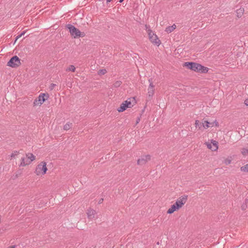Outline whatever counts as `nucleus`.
I'll return each mask as SVG.
<instances>
[{
    "label": "nucleus",
    "mask_w": 248,
    "mask_h": 248,
    "mask_svg": "<svg viewBox=\"0 0 248 248\" xmlns=\"http://www.w3.org/2000/svg\"><path fill=\"white\" fill-rule=\"evenodd\" d=\"M146 29L147 30V32L149 36L150 41L153 44L159 46L161 44L160 40L157 36L149 28V26L145 25Z\"/></svg>",
    "instance_id": "f257e3e1"
},
{
    "label": "nucleus",
    "mask_w": 248,
    "mask_h": 248,
    "mask_svg": "<svg viewBox=\"0 0 248 248\" xmlns=\"http://www.w3.org/2000/svg\"><path fill=\"white\" fill-rule=\"evenodd\" d=\"M66 28L69 29L71 35L75 38L77 37H83L85 35L84 32H81L75 26L71 24L66 25Z\"/></svg>",
    "instance_id": "f03ea898"
},
{
    "label": "nucleus",
    "mask_w": 248,
    "mask_h": 248,
    "mask_svg": "<svg viewBox=\"0 0 248 248\" xmlns=\"http://www.w3.org/2000/svg\"><path fill=\"white\" fill-rule=\"evenodd\" d=\"M26 157H22L19 166L23 167L29 165L35 159V156L31 153L26 154Z\"/></svg>",
    "instance_id": "7ed1b4c3"
},
{
    "label": "nucleus",
    "mask_w": 248,
    "mask_h": 248,
    "mask_svg": "<svg viewBox=\"0 0 248 248\" xmlns=\"http://www.w3.org/2000/svg\"><path fill=\"white\" fill-rule=\"evenodd\" d=\"M49 97L48 93H41L33 102L34 106H40Z\"/></svg>",
    "instance_id": "20e7f679"
},
{
    "label": "nucleus",
    "mask_w": 248,
    "mask_h": 248,
    "mask_svg": "<svg viewBox=\"0 0 248 248\" xmlns=\"http://www.w3.org/2000/svg\"><path fill=\"white\" fill-rule=\"evenodd\" d=\"M46 165V164L45 162H41L36 167L35 173L38 175L40 174H45L47 170Z\"/></svg>",
    "instance_id": "39448f33"
},
{
    "label": "nucleus",
    "mask_w": 248,
    "mask_h": 248,
    "mask_svg": "<svg viewBox=\"0 0 248 248\" xmlns=\"http://www.w3.org/2000/svg\"><path fill=\"white\" fill-rule=\"evenodd\" d=\"M184 66L186 67L188 69L198 72L200 67V64L194 62H186Z\"/></svg>",
    "instance_id": "423d86ee"
},
{
    "label": "nucleus",
    "mask_w": 248,
    "mask_h": 248,
    "mask_svg": "<svg viewBox=\"0 0 248 248\" xmlns=\"http://www.w3.org/2000/svg\"><path fill=\"white\" fill-rule=\"evenodd\" d=\"M20 59L17 56H14L11 58L7 63V65L11 67H16L20 64Z\"/></svg>",
    "instance_id": "0eeeda50"
},
{
    "label": "nucleus",
    "mask_w": 248,
    "mask_h": 248,
    "mask_svg": "<svg viewBox=\"0 0 248 248\" xmlns=\"http://www.w3.org/2000/svg\"><path fill=\"white\" fill-rule=\"evenodd\" d=\"M187 199V195H184L180 197L175 202L174 205L176 206L178 209H180L184 205L186 202Z\"/></svg>",
    "instance_id": "6e6552de"
},
{
    "label": "nucleus",
    "mask_w": 248,
    "mask_h": 248,
    "mask_svg": "<svg viewBox=\"0 0 248 248\" xmlns=\"http://www.w3.org/2000/svg\"><path fill=\"white\" fill-rule=\"evenodd\" d=\"M150 159L151 156L150 155H143L138 160L137 163L139 165H143L145 164Z\"/></svg>",
    "instance_id": "1a4fd4ad"
},
{
    "label": "nucleus",
    "mask_w": 248,
    "mask_h": 248,
    "mask_svg": "<svg viewBox=\"0 0 248 248\" xmlns=\"http://www.w3.org/2000/svg\"><path fill=\"white\" fill-rule=\"evenodd\" d=\"M87 215L88 218L90 219H92L95 217L96 215V211L93 209L90 208L87 211Z\"/></svg>",
    "instance_id": "9d476101"
},
{
    "label": "nucleus",
    "mask_w": 248,
    "mask_h": 248,
    "mask_svg": "<svg viewBox=\"0 0 248 248\" xmlns=\"http://www.w3.org/2000/svg\"><path fill=\"white\" fill-rule=\"evenodd\" d=\"M176 28V26L175 24H173V25L171 26H169L166 28L165 31H166L167 33H169L171 32L172 31H173Z\"/></svg>",
    "instance_id": "9b49d317"
},
{
    "label": "nucleus",
    "mask_w": 248,
    "mask_h": 248,
    "mask_svg": "<svg viewBox=\"0 0 248 248\" xmlns=\"http://www.w3.org/2000/svg\"><path fill=\"white\" fill-rule=\"evenodd\" d=\"M127 108V106L124 103V102L122 103L120 107L117 109V110L119 112H123Z\"/></svg>",
    "instance_id": "f8f14e48"
},
{
    "label": "nucleus",
    "mask_w": 248,
    "mask_h": 248,
    "mask_svg": "<svg viewBox=\"0 0 248 248\" xmlns=\"http://www.w3.org/2000/svg\"><path fill=\"white\" fill-rule=\"evenodd\" d=\"M176 210L178 209L174 205V204H173L171 206L170 208L168 209V210L167 211V213L169 214H171L173 213L174 211H175Z\"/></svg>",
    "instance_id": "ddd939ff"
},
{
    "label": "nucleus",
    "mask_w": 248,
    "mask_h": 248,
    "mask_svg": "<svg viewBox=\"0 0 248 248\" xmlns=\"http://www.w3.org/2000/svg\"><path fill=\"white\" fill-rule=\"evenodd\" d=\"M244 12V8H240L239 9H237L236 11L237 16L238 17H241L243 15Z\"/></svg>",
    "instance_id": "4468645a"
},
{
    "label": "nucleus",
    "mask_w": 248,
    "mask_h": 248,
    "mask_svg": "<svg viewBox=\"0 0 248 248\" xmlns=\"http://www.w3.org/2000/svg\"><path fill=\"white\" fill-rule=\"evenodd\" d=\"M200 67H200V69H199V71L198 72L201 73H207L208 72L209 70L208 68L203 66L201 64H200Z\"/></svg>",
    "instance_id": "2eb2a0df"
},
{
    "label": "nucleus",
    "mask_w": 248,
    "mask_h": 248,
    "mask_svg": "<svg viewBox=\"0 0 248 248\" xmlns=\"http://www.w3.org/2000/svg\"><path fill=\"white\" fill-rule=\"evenodd\" d=\"M72 126V123H67L63 126V129L65 130H69Z\"/></svg>",
    "instance_id": "dca6fc26"
},
{
    "label": "nucleus",
    "mask_w": 248,
    "mask_h": 248,
    "mask_svg": "<svg viewBox=\"0 0 248 248\" xmlns=\"http://www.w3.org/2000/svg\"><path fill=\"white\" fill-rule=\"evenodd\" d=\"M211 124V123H210V122H209L207 121H204L202 123V126L204 128L206 129V128H208L209 127H210V124Z\"/></svg>",
    "instance_id": "f3484780"
},
{
    "label": "nucleus",
    "mask_w": 248,
    "mask_h": 248,
    "mask_svg": "<svg viewBox=\"0 0 248 248\" xmlns=\"http://www.w3.org/2000/svg\"><path fill=\"white\" fill-rule=\"evenodd\" d=\"M240 170L242 171L248 172V163L241 167Z\"/></svg>",
    "instance_id": "a211bd4d"
},
{
    "label": "nucleus",
    "mask_w": 248,
    "mask_h": 248,
    "mask_svg": "<svg viewBox=\"0 0 248 248\" xmlns=\"http://www.w3.org/2000/svg\"><path fill=\"white\" fill-rule=\"evenodd\" d=\"M122 81L120 80H117L114 82L113 84V87L114 88H118L121 86L122 84Z\"/></svg>",
    "instance_id": "6ab92c4d"
},
{
    "label": "nucleus",
    "mask_w": 248,
    "mask_h": 248,
    "mask_svg": "<svg viewBox=\"0 0 248 248\" xmlns=\"http://www.w3.org/2000/svg\"><path fill=\"white\" fill-rule=\"evenodd\" d=\"M195 125H196V127H198L199 129H201L202 127H203L202 123H200L199 120H196Z\"/></svg>",
    "instance_id": "aec40b11"
},
{
    "label": "nucleus",
    "mask_w": 248,
    "mask_h": 248,
    "mask_svg": "<svg viewBox=\"0 0 248 248\" xmlns=\"http://www.w3.org/2000/svg\"><path fill=\"white\" fill-rule=\"evenodd\" d=\"M148 93L149 96H152L154 93V88H148Z\"/></svg>",
    "instance_id": "412c9836"
},
{
    "label": "nucleus",
    "mask_w": 248,
    "mask_h": 248,
    "mask_svg": "<svg viewBox=\"0 0 248 248\" xmlns=\"http://www.w3.org/2000/svg\"><path fill=\"white\" fill-rule=\"evenodd\" d=\"M241 153L243 155L245 156L248 155V149L243 148L241 150Z\"/></svg>",
    "instance_id": "4be33fe9"
},
{
    "label": "nucleus",
    "mask_w": 248,
    "mask_h": 248,
    "mask_svg": "<svg viewBox=\"0 0 248 248\" xmlns=\"http://www.w3.org/2000/svg\"><path fill=\"white\" fill-rule=\"evenodd\" d=\"M75 67L74 65H70L69 67L66 69V71H72V72H75Z\"/></svg>",
    "instance_id": "5701e85b"
},
{
    "label": "nucleus",
    "mask_w": 248,
    "mask_h": 248,
    "mask_svg": "<svg viewBox=\"0 0 248 248\" xmlns=\"http://www.w3.org/2000/svg\"><path fill=\"white\" fill-rule=\"evenodd\" d=\"M149 82L150 83V84L148 88H154V85H153L152 78H150L149 79Z\"/></svg>",
    "instance_id": "b1692460"
},
{
    "label": "nucleus",
    "mask_w": 248,
    "mask_h": 248,
    "mask_svg": "<svg viewBox=\"0 0 248 248\" xmlns=\"http://www.w3.org/2000/svg\"><path fill=\"white\" fill-rule=\"evenodd\" d=\"M107 73V70L105 69H101L99 71L98 74L100 75H105Z\"/></svg>",
    "instance_id": "393cba45"
},
{
    "label": "nucleus",
    "mask_w": 248,
    "mask_h": 248,
    "mask_svg": "<svg viewBox=\"0 0 248 248\" xmlns=\"http://www.w3.org/2000/svg\"><path fill=\"white\" fill-rule=\"evenodd\" d=\"M124 103L126 105V106H127V108H130L131 107V103L130 101H129L128 100H126L124 102Z\"/></svg>",
    "instance_id": "a878e982"
},
{
    "label": "nucleus",
    "mask_w": 248,
    "mask_h": 248,
    "mask_svg": "<svg viewBox=\"0 0 248 248\" xmlns=\"http://www.w3.org/2000/svg\"><path fill=\"white\" fill-rule=\"evenodd\" d=\"M25 31H24L23 32H22L19 35H18V36H17L16 38V40L15 41H16L18 38H19L20 37H21L22 36H23V35L25 34Z\"/></svg>",
    "instance_id": "bb28decb"
},
{
    "label": "nucleus",
    "mask_w": 248,
    "mask_h": 248,
    "mask_svg": "<svg viewBox=\"0 0 248 248\" xmlns=\"http://www.w3.org/2000/svg\"><path fill=\"white\" fill-rule=\"evenodd\" d=\"M247 208V204L246 203H243L241 206V208L243 210H245Z\"/></svg>",
    "instance_id": "cd10ccee"
},
{
    "label": "nucleus",
    "mask_w": 248,
    "mask_h": 248,
    "mask_svg": "<svg viewBox=\"0 0 248 248\" xmlns=\"http://www.w3.org/2000/svg\"><path fill=\"white\" fill-rule=\"evenodd\" d=\"M212 143H213V145L215 146V149L214 150H216L218 148L217 142H216V141H214V142H212Z\"/></svg>",
    "instance_id": "c85d7f7f"
},
{
    "label": "nucleus",
    "mask_w": 248,
    "mask_h": 248,
    "mask_svg": "<svg viewBox=\"0 0 248 248\" xmlns=\"http://www.w3.org/2000/svg\"><path fill=\"white\" fill-rule=\"evenodd\" d=\"M55 86H56V84H55L51 83L50 84V85L49 86V88L50 90H52L54 88V87Z\"/></svg>",
    "instance_id": "c756f323"
},
{
    "label": "nucleus",
    "mask_w": 248,
    "mask_h": 248,
    "mask_svg": "<svg viewBox=\"0 0 248 248\" xmlns=\"http://www.w3.org/2000/svg\"><path fill=\"white\" fill-rule=\"evenodd\" d=\"M214 124L216 126H218L219 125L218 123L216 121H215L214 123L211 124V126H213Z\"/></svg>",
    "instance_id": "7c9ffc66"
},
{
    "label": "nucleus",
    "mask_w": 248,
    "mask_h": 248,
    "mask_svg": "<svg viewBox=\"0 0 248 248\" xmlns=\"http://www.w3.org/2000/svg\"><path fill=\"white\" fill-rule=\"evenodd\" d=\"M231 160L229 159H227L225 161V163L226 165H229L231 163Z\"/></svg>",
    "instance_id": "2f4dec72"
},
{
    "label": "nucleus",
    "mask_w": 248,
    "mask_h": 248,
    "mask_svg": "<svg viewBox=\"0 0 248 248\" xmlns=\"http://www.w3.org/2000/svg\"><path fill=\"white\" fill-rule=\"evenodd\" d=\"M18 152H17V151L15 152L14 153L12 154L11 157H14L15 155H17L18 154Z\"/></svg>",
    "instance_id": "473e14b6"
},
{
    "label": "nucleus",
    "mask_w": 248,
    "mask_h": 248,
    "mask_svg": "<svg viewBox=\"0 0 248 248\" xmlns=\"http://www.w3.org/2000/svg\"><path fill=\"white\" fill-rule=\"evenodd\" d=\"M245 104L246 105V106H248V99H246L245 100Z\"/></svg>",
    "instance_id": "72a5a7b5"
},
{
    "label": "nucleus",
    "mask_w": 248,
    "mask_h": 248,
    "mask_svg": "<svg viewBox=\"0 0 248 248\" xmlns=\"http://www.w3.org/2000/svg\"><path fill=\"white\" fill-rule=\"evenodd\" d=\"M103 200H104V199L103 198L100 199L99 200V201H98V203L101 204V203H102V202H103Z\"/></svg>",
    "instance_id": "f704fd0d"
},
{
    "label": "nucleus",
    "mask_w": 248,
    "mask_h": 248,
    "mask_svg": "<svg viewBox=\"0 0 248 248\" xmlns=\"http://www.w3.org/2000/svg\"><path fill=\"white\" fill-rule=\"evenodd\" d=\"M140 121V117H138L136 120V124H138Z\"/></svg>",
    "instance_id": "c9c22d12"
},
{
    "label": "nucleus",
    "mask_w": 248,
    "mask_h": 248,
    "mask_svg": "<svg viewBox=\"0 0 248 248\" xmlns=\"http://www.w3.org/2000/svg\"><path fill=\"white\" fill-rule=\"evenodd\" d=\"M16 245H12V246H10L7 247V248H16Z\"/></svg>",
    "instance_id": "e433bc0d"
},
{
    "label": "nucleus",
    "mask_w": 248,
    "mask_h": 248,
    "mask_svg": "<svg viewBox=\"0 0 248 248\" xmlns=\"http://www.w3.org/2000/svg\"><path fill=\"white\" fill-rule=\"evenodd\" d=\"M207 147H208V148L209 149H211V148H212L211 145V144H208V145H207Z\"/></svg>",
    "instance_id": "4c0bfd02"
},
{
    "label": "nucleus",
    "mask_w": 248,
    "mask_h": 248,
    "mask_svg": "<svg viewBox=\"0 0 248 248\" xmlns=\"http://www.w3.org/2000/svg\"><path fill=\"white\" fill-rule=\"evenodd\" d=\"M112 0H106V3L107 4H108L109 2H110Z\"/></svg>",
    "instance_id": "58836bf2"
},
{
    "label": "nucleus",
    "mask_w": 248,
    "mask_h": 248,
    "mask_svg": "<svg viewBox=\"0 0 248 248\" xmlns=\"http://www.w3.org/2000/svg\"><path fill=\"white\" fill-rule=\"evenodd\" d=\"M245 203L247 204V203H248V199H245Z\"/></svg>",
    "instance_id": "ea45409f"
},
{
    "label": "nucleus",
    "mask_w": 248,
    "mask_h": 248,
    "mask_svg": "<svg viewBox=\"0 0 248 248\" xmlns=\"http://www.w3.org/2000/svg\"><path fill=\"white\" fill-rule=\"evenodd\" d=\"M124 0H119V2L120 3H122V2H123V1H124Z\"/></svg>",
    "instance_id": "a19ab883"
}]
</instances>
